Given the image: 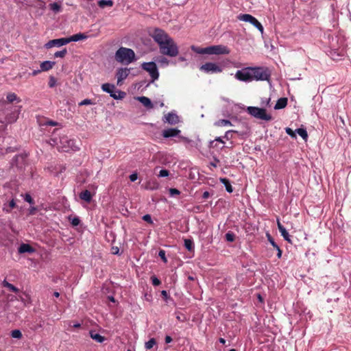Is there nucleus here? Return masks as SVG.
<instances>
[{
    "label": "nucleus",
    "instance_id": "1",
    "mask_svg": "<svg viewBox=\"0 0 351 351\" xmlns=\"http://www.w3.org/2000/svg\"><path fill=\"white\" fill-rule=\"evenodd\" d=\"M149 35L158 45L160 52L169 57H176L179 53L178 47L167 33L158 27L150 28Z\"/></svg>",
    "mask_w": 351,
    "mask_h": 351
},
{
    "label": "nucleus",
    "instance_id": "2",
    "mask_svg": "<svg viewBox=\"0 0 351 351\" xmlns=\"http://www.w3.org/2000/svg\"><path fill=\"white\" fill-rule=\"evenodd\" d=\"M115 58L119 62L131 63L135 58V53L131 49L121 47L117 51Z\"/></svg>",
    "mask_w": 351,
    "mask_h": 351
},
{
    "label": "nucleus",
    "instance_id": "3",
    "mask_svg": "<svg viewBox=\"0 0 351 351\" xmlns=\"http://www.w3.org/2000/svg\"><path fill=\"white\" fill-rule=\"evenodd\" d=\"M58 149L60 152H69V151H76L78 147L75 145V140L64 135L60 137Z\"/></svg>",
    "mask_w": 351,
    "mask_h": 351
},
{
    "label": "nucleus",
    "instance_id": "4",
    "mask_svg": "<svg viewBox=\"0 0 351 351\" xmlns=\"http://www.w3.org/2000/svg\"><path fill=\"white\" fill-rule=\"evenodd\" d=\"M251 73L253 80L265 81L270 77V73L267 69L263 67H251Z\"/></svg>",
    "mask_w": 351,
    "mask_h": 351
},
{
    "label": "nucleus",
    "instance_id": "5",
    "mask_svg": "<svg viewBox=\"0 0 351 351\" xmlns=\"http://www.w3.org/2000/svg\"><path fill=\"white\" fill-rule=\"evenodd\" d=\"M247 112L252 116L264 121H271L272 117L267 113L264 108L250 106L247 108Z\"/></svg>",
    "mask_w": 351,
    "mask_h": 351
},
{
    "label": "nucleus",
    "instance_id": "6",
    "mask_svg": "<svg viewBox=\"0 0 351 351\" xmlns=\"http://www.w3.org/2000/svg\"><path fill=\"white\" fill-rule=\"evenodd\" d=\"M141 67L143 70L148 72L152 78V81L158 80L159 73L157 66L154 62H144L142 64Z\"/></svg>",
    "mask_w": 351,
    "mask_h": 351
},
{
    "label": "nucleus",
    "instance_id": "7",
    "mask_svg": "<svg viewBox=\"0 0 351 351\" xmlns=\"http://www.w3.org/2000/svg\"><path fill=\"white\" fill-rule=\"evenodd\" d=\"M238 19L242 21L248 22L256 27L261 33L263 32V27L261 23L253 16L249 14H241L238 16Z\"/></svg>",
    "mask_w": 351,
    "mask_h": 351
},
{
    "label": "nucleus",
    "instance_id": "8",
    "mask_svg": "<svg viewBox=\"0 0 351 351\" xmlns=\"http://www.w3.org/2000/svg\"><path fill=\"white\" fill-rule=\"evenodd\" d=\"M235 77L242 82H252L251 67H246L236 72Z\"/></svg>",
    "mask_w": 351,
    "mask_h": 351
},
{
    "label": "nucleus",
    "instance_id": "9",
    "mask_svg": "<svg viewBox=\"0 0 351 351\" xmlns=\"http://www.w3.org/2000/svg\"><path fill=\"white\" fill-rule=\"evenodd\" d=\"M200 70L207 73H217L222 71L221 68L215 63L207 62L200 66Z\"/></svg>",
    "mask_w": 351,
    "mask_h": 351
},
{
    "label": "nucleus",
    "instance_id": "10",
    "mask_svg": "<svg viewBox=\"0 0 351 351\" xmlns=\"http://www.w3.org/2000/svg\"><path fill=\"white\" fill-rule=\"evenodd\" d=\"M230 49L224 45H213L209 47V54H228Z\"/></svg>",
    "mask_w": 351,
    "mask_h": 351
},
{
    "label": "nucleus",
    "instance_id": "11",
    "mask_svg": "<svg viewBox=\"0 0 351 351\" xmlns=\"http://www.w3.org/2000/svg\"><path fill=\"white\" fill-rule=\"evenodd\" d=\"M68 44L67 38H62L58 39H53L49 40L47 43L45 44V47L49 49L53 47H61L62 45Z\"/></svg>",
    "mask_w": 351,
    "mask_h": 351
},
{
    "label": "nucleus",
    "instance_id": "12",
    "mask_svg": "<svg viewBox=\"0 0 351 351\" xmlns=\"http://www.w3.org/2000/svg\"><path fill=\"white\" fill-rule=\"evenodd\" d=\"M163 121L171 125H175L179 122V117L175 113L169 112L167 114L165 115Z\"/></svg>",
    "mask_w": 351,
    "mask_h": 351
},
{
    "label": "nucleus",
    "instance_id": "13",
    "mask_svg": "<svg viewBox=\"0 0 351 351\" xmlns=\"http://www.w3.org/2000/svg\"><path fill=\"white\" fill-rule=\"evenodd\" d=\"M129 74V69H119L117 72V84H121V82L127 78Z\"/></svg>",
    "mask_w": 351,
    "mask_h": 351
},
{
    "label": "nucleus",
    "instance_id": "14",
    "mask_svg": "<svg viewBox=\"0 0 351 351\" xmlns=\"http://www.w3.org/2000/svg\"><path fill=\"white\" fill-rule=\"evenodd\" d=\"M277 225H278V228L281 235L285 239V240L288 241L290 243H292L288 232L287 231L286 228L281 224V223L279 221V220L277 221Z\"/></svg>",
    "mask_w": 351,
    "mask_h": 351
},
{
    "label": "nucleus",
    "instance_id": "15",
    "mask_svg": "<svg viewBox=\"0 0 351 351\" xmlns=\"http://www.w3.org/2000/svg\"><path fill=\"white\" fill-rule=\"evenodd\" d=\"M180 133V130L176 128H169L162 132V136L165 138L174 137Z\"/></svg>",
    "mask_w": 351,
    "mask_h": 351
},
{
    "label": "nucleus",
    "instance_id": "16",
    "mask_svg": "<svg viewBox=\"0 0 351 351\" xmlns=\"http://www.w3.org/2000/svg\"><path fill=\"white\" fill-rule=\"evenodd\" d=\"M88 35L84 33H78L67 38L68 43L70 42H77L81 40H84L88 38Z\"/></svg>",
    "mask_w": 351,
    "mask_h": 351
},
{
    "label": "nucleus",
    "instance_id": "17",
    "mask_svg": "<svg viewBox=\"0 0 351 351\" xmlns=\"http://www.w3.org/2000/svg\"><path fill=\"white\" fill-rule=\"evenodd\" d=\"M138 100L145 106L148 109H152L153 108L154 106L152 103V101L150 100V99H149L148 97H145V96H142V97H138Z\"/></svg>",
    "mask_w": 351,
    "mask_h": 351
},
{
    "label": "nucleus",
    "instance_id": "18",
    "mask_svg": "<svg viewBox=\"0 0 351 351\" xmlns=\"http://www.w3.org/2000/svg\"><path fill=\"white\" fill-rule=\"evenodd\" d=\"M18 250L20 254L25 252L32 253L34 252V249L30 245L26 243L21 244Z\"/></svg>",
    "mask_w": 351,
    "mask_h": 351
},
{
    "label": "nucleus",
    "instance_id": "19",
    "mask_svg": "<svg viewBox=\"0 0 351 351\" xmlns=\"http://www.w3.org/2000/svg\"><path fill=\"white\" fill-rule=\"evenodd\" d=\"M55 64V62L44 61L40 64V69L42 71H47L51 69Z\"/></svg>",
    "mask_w": 351,
    "mask_h": 351
},
{
    "label": "nucleus",
    "instance_id": "20",
    "mask_svg": "<svg viewBox=\"0 0 351 351\" xmlns=\"http://www.w3.org/2000/svg\"><path fill=\"white\" fill-rule=\"evenodd\" d=\"M287 105V98L286 97H281L278 99L274 108L275 109H282L285 108Z\"/></svg>",
    "mask_w": 351,
    "mask_h": 351
},
{
    "label": "nucleus",
    "instance_id": "21",
    "mask_svg": "<svg viewBox=\"0 0 351 351\" xmlns=\"http://www.w3.org/2000/svg\"><path fill=\"white\" fill-rule=\"evenodd\" d=\"M80 197L81 199L84 200L86 202H90L92 199V194L88 190H85L80 193Z\"/></svg>",
    "mask_w": 351,
    "mask_h": 351
},
{
    "label": "nucleus",
    "instance_id": "22",
    "mask_svg": "<svg viewBox=\"0 0 351 351\" xmlns=\"http://www.w3.org/2000/svg\"><path fill=\"white\" fill-rule=\"evenodd\" d=\"M125 95V93L120 90H117L116 91L113 90L112 93L110 94V97L114 99H122Z\"/></svg>",
    "mask_w": 351,
    "mask_h": 351
},
{
    "label": "nucleus",
    "instance_id": "23",
    "mask_svg": "<svg viewBox=\"0 0 351 351\" xmlns=\"http://www.w3.org/2000/svg\"><path fill=\"white\" fill-rule=\"evenodd\" d=\"M90 337L98 343H102L105 340V337L101 335L96 333L95 331H90Z\"/></svg>",
    "mask_w": 351,
    "mask_h": 351
},
{
    "label": "nucleus",
    "instance_id": "24",
    "mask_svg": "<svg viewBox=\"0 0 351 351\" xmlns=\"http://www.w3.org/2000/svg\"><path fill=\"white\" fill-rule=\"evenodd\" d=\"M219 181L224 184L226 189L228 193H232L233 191V188L228 179L226 178H220Z\"/></svg>",
    "mask_w": 351,
    "mask_h": 351
},
{
    "label": "nucleus",
    "instance_id": "25",
    "mask_svg": "<svg viewBox=\"0 0 351 351\" xmlns=\"http://www.w3.org/2000/svg\"><path fill=\"white\" fill-rule=\"evenodd\" d=\"M101 89L103 91L106 92L110 95L112 93V91L114 90L115 86L114 84L106 83L101 85Z\"/></svg>",
    "mask_w": 351,
    "mask_h": 351
},
{
    "label": "nucleus",
    "instance_id": "26",
    "mask_svg": "<svg viewBox=\"0 0 351 351\" xmlns=\"http://www.w3.org/2000/svg\"><path fill=\"white\" fill-rule=\"evenodd\" d=\"M16 207V202L14 199H12L8 205L4 204L3 210L7 213H10L14 208Z\"/></svg>",
    "mask_w": 351,
    "mask_h": 351
},
{
    "label": "nucleus",
    "instance_id": "27",
    "mask_svg": "<svg viewBox=\"0 0 351 351\" xmlns=\"http://www.w3.org/2000/svg\"><path fill=\"white\" fill-rule=\"evenodd\" d=\"M192 50L199 54H209V47L202 48L192 46Z\"/></svg>",
    "mask_w": 351,
    "mask_h": 351
},
{
    "label": "nucleus",
    "instance_id": "28",
    "mask_svg": "<svg viewBox=\"0 0 351 351\" xmlns=\"http://www.w3.org/2000/svg\"><path fill=\"white\" fill-rule=\"evenodd\" d=\"M6 99L9 103H12L14 101H16L17 102L21 101V99L14 93H9L6 96Z\"/></svg>",
    "mask_w": 351,
    "mask_h": 351
},
{
    "label": "nucleus",
    "instance_id": "29",
    "mask_svg": "<svg viewBox=\"0 0 351 351\" xmlns=\"http://www.w3.org/2000/svg\"><path fill=\"white\" fill-rule=\"evenodd\" d=\"M114 3L112 0H100L98 1V5L101 8H104L106 6L112 7Z\"/></svg>",
    "mask_w": 351,
    "mask_h": 351
},
{
    "label": "nucleus",
    "instance_id": "30",
    "mask_svg": "<svg viewBox=\"0 0 351 351\" xmlns=\"http://www.w3.org/2000/svg\"><path fill=\"white\" fill-rule=\"evenodd\" d=\"M2 285L3 287L8 288L12 292L18 293L19 291V289L18 288H16L10 282H7L5 280L3 281Z\"/></svg>",
    "mask_w": 351,
    "mask_h": 351
},
{
    "label": "nucleus",
    "instance_id": "31",
    "mask_svg": "<svg viewBox=\"0 0 351 351\" xmlns=\"http://www.w3.org/2000/svg\"><path fill=\"white\" fill-rule=\"evenodd\" d=\"M184 247L186 249H187L189 251H192L194 249V245L193 242L191 239H185L184 240Z\"/></svg>",
    "mask_w": 351,
    "mask_h": 351
},
{
    "label": "nucleus",
    "instance_id": "32",
    "mask_svg": "<svg viewBox=\"0 0 351 351\" xmlns=\"http://www.w3.org/2000/svg\"><path fill=\"white\" fill-rule=\"evenodd\" d=\"M156 344V341L154 338L150 339L148 341L145 342V348L147 350L152 349Z\"/></svg>",
    "mask_w": 351,
    "mask_h": 351
},
{
    "label": "nucleus",
    "instance_id": "33",
    "mask_svg": "<svg viewBox=\"0 0 351 351\" xmlns=\"http://www.w3.org/2000/svg\"><path fill=\"white\" fill-rule=\"evenodd\" d=\"M296 132L304 139L306 140L308 138V134L305 129L304 128H298L296 130Z\"/></svg>",
    "mask_w": 351,
    "mask_h": 351
},
{
    "label": "nucleus",
    "instance_id": "34",
    "mask_svg": "<svg viewBox=\"0 0 351 351\" xmlns=\"http://www.w3.org/2000/svg\"><path fill=\"white\" fill-rule=\"evenodd\" d=\"M216 125L218 126H228L232 125V123L227 119H220L216 123Z\"/></svg>",
    "mask_w": 351,
    "mask_h": 351
},
{
    "label": "nucleus",
    "instance_id": "35",
    "mask_svg": "<svg viewBox=\"0 0 351 351\" xmlns=\"http://www.w3.org/2000/svg\"><path fill=\"white\" fill-rule=\"evenodd\" d=\"M67 53V50L66 49H64L61 51H56L55 53H54V57L56 58H64Z\"/></svg>",
    "mask_w": 351,
    "mask_h": 351
},
{
    "label": "nucleus",
    "instance_id": "36",
    "mask_svg": "<svg viewBox=\"0 0 351 351\" xmlns=\"http://www.w3.org/2000/svg\"><path fill=\"white\" fill-rule=\"evenodd\" d=\"M50 8L55 12H58L61 10V6L58 3H53L50 4Z\"/></svg>",
    "mask_w": 351,
    "mask_h": 351
},
{
    "label": "nucleus",
    "instance_id": "37",
    "mask_svg": "<svg viewBox=\"0 0 351 351\" xmlns=\"http://www.w3.org/2000/svg\"><path fill=\"white\" fill-rule=\"evenodd\" d=\"M11 336L13 338L21 339L22 337V333L19 330H14L11 332Z\"/></svg>",
    "mask_w": 351,
    "mask_h": 351
},
{
    "label": "nucleus",
    "instance_id": "38",
    "mask_svg": "<svg viewBox=\"0 0 351 351\" xmlns=\"http://www.w3.org/2000/svg\"><path fill=\"white\" fill-rule=\"evenodd\" d=\"M226 237V239L228 241H230V242H232L234 241L235 239V235L234 233L231 232H228L225 235Z\"/></svg>",
    "mask_w": 351,
    "mask_h": 351
},
{
    "label": "nucleus",
    "instance_id": "39",
    "mask_svg": "<svg viewBox=\"0 0 351 351\" xmlns=\"http://www.w3.org/2000/svg\"><path fill=\"white\" fill-rule=\"evenodd\" d=\"M18 119V114H10V116L7 117L6 120L8 123H13L16 121Z\"/></svg>",
    "mask_w": 351,
    "mask_h": 351
},
{
    "label": "nucleus",
    "instance_id": "40",
    "mask_svg": "<svg viewBox=\"0 0 351 351\" xmlns=\"http://www.w3.org/2000/svg\"><path fill=\"white\" fill-rule=\"evenodd\" d=\"M69 219L71 220V223L72 224L73 226H77L80 223V219L78 217H73L72 219L70 217Z\"/></svg>",
    "mask_w": 351,
    "mask_h": 351
},
{
    "label": "nucleus",
    "instance_id": "41",
    "mask_svg": "<svg viewBox=\"0 0 351 351\" xmlns=\"http://www.w3.org/2000/svg\"><path fill=\"white\" fill-rule=\"evenodd\" d=\"M151 280H152V285L154 286H158V285H160L161 284L160 280L157 277H156L155 276H152L151 277Z\"/></svg>",
    "mask_w": 351,
    "mask_h": 351
},
{
    "label": "nucleus",
    "instance_id": "42",
    "mask_svg": "<svg viewBox=\"0 0 351 351\" xmlns=\"http://www.w3.org/2000/svg\"><path fill=\"white\" fill-rule=\"evenodd\" d=\"M159 257L162 260L164 263L167 262V259L165 256V251L163 250H160L158 252Z\"/></svg>",
    "mask_w": 351,
    "mask_h": 351
},
{
    "label": "nucleus",
    "instance_id": "43",
    "mask_svg": "<svg viewBox=\"0 0 351 351\" xmlns=\"http://www.w3.org/2000/svg\"><path fill=\"white\" fill-rule=\"evenodd\" d=\"M49 86L50 88H53L56 86V78L53 77V76H51L49 77Z\"/></svg>",
    "mask_w": 351,
    "mask_h": 351
},
{
    "label": "nucleus",
    "instance_id": "44",
    "mask_svg": "<svg viewBox=\"0 0 351 351\" xmlns=\"http://www.w3.org/2000/svg\"><path fill=\"white\" fill-rule=\"evenodd\" d=\"M25 200L29 203L30 204H34V201L33 199V198L32 197V196L28 194V193H26L25 195Z\"/></svg>",
    "mask_w": 351,
    "mask_h": 351
},
{
    "label": "nucleus",
    "instance_id": "45",
    "mask_svg": "<svg viewBox=\"0 0 351 351\" xmlns=\"http://www.w3.org/2000/svg\"><path fill=\"white\" fill-rule=\"evenodd\" d=\"M169 175V171L167 169H161L159 172V177H167Z\"/></svg>",
    "mask_w": 351,
    "mask_h": 351
},
{
    "label": "nucleus",
    "instance_id": "46",
    "mask_svg": "<svg viewBox=\"0 0 351 351\" xmlns=\"http://www.w3.org/2000/svg\"><path fill=\"white\" fill-rule=\"evenodd\" d=\"M93 102L91 99H86L82 101L80 103H79V106H84V105H91Z\"/></svg>",
    "mask_w": 351,
    "mask_h": 351
},
{
    "label": "nucleus",
    "instance_id": "47",
    "mask_svg": "<svg viewBox=\"0 0 351 351\" xmlns=\"http://www.w3.org/2000/svg\"><path fill=\"white\" fill-rule=\"evenodd\" d=\"M285 130L287 134H289L290 136H291L292 138H296L295 132H293L290 128H287Z\"/></svg>",
    "mask_w": 351,
    "mask_h": 351
},
{
    "label": "nucleus",
    "instance_id": "48",
    "mask_svg": "<svg viewBox=\"0 0 351 351\" xmlns=\"http://www.w3.org/2000/svg\"><path fill=\"white\" fill-rule=\"evenodd\" d=\"M180 193V191L179 190H178L177 189L171 188L169 189V194L171 196H173V195H179Z\"/></svg>",
    "mask_w": 351,
    "mask_h": 351
},
{
    "label": "nucleus",
    "instance_id": "49",
    "mask_svg": "<svg viewBox=\"0 0 351 351\" xmlns=\"http://www.w3.org/2000/svg\"><path fill=\"white\" fill-rule=\"evenodd\" d=\"M143 219L145 221H146V222H147V223H153V221H152V217H151L150 215H148V214L145 215L143 217Z\"/></svg>",
    "mask_w": 351,
    "mask_h": 351
},
{
    "label": "nucleus",
    "instance_id": "50",
    "mask_svg": "<svg viewBox=\"0 0 351 351\" xmlns=\"http://www.w3.org/2000/svg\"><path fill=\"white\" fill-rule=\"evenodd\" d=\"M111 253L112 254H119V248L116 246H113L111 248Z\"/></svg>",
    "mask_w": 351,
    "mask_h": 351
},
{
    "label": "nucleus",
    "instance_id": "51",
    "mask_svg": "<svg viewBox=\"0 0 351 351\" xmlns=\"http://www.w3.org/2000/svg\"><path fill=\"white\" fill-rule=\"evenodd\" d=\"M267 237L268 241L272 245V246H275L276 245V242L274 241V240L271 237V236L269 233H267Z\"/></svg>",
    "mask_w": 351,
    "mask_h": 351
},
{
    "label": "nucleus",
    "instance_id": "52",
    "mask_svg": "<svg viewBox=\"0 0 351 351\" xmlns=\"http://www.w3.org/2000/svg\"><path fill=\"white\" fill-rule=\"evenodd\" d=\"M138 178V176H137V173H132L130 176V180L132 181V182H134L137 180Z\"/></svg>",
    "mask_w": 351,
    "mask_h": 351
},
{
    "label": "nucleus",
    "instance_id": "53",
    "mask_svg": "<svg viewBox=\"0 0 351 351\" xmlns=\"http://www.w3.org/2000/svg\"><path fill=\"white\" fill-rule=\"evenodd\" d=\"M231 132H236V131H234V130H229V131H227L225 134V136L224 137L227 139V140H229L232 138V136H230V134Z\"/></svg>",
    "mask_w": 351,
    "mask_h": 351
},
{
    "label": "nucleus",
    "instance_id": "54",
    "mask_svg": "<svg viewBox=\"0 0 351 351\" xmlns=\"http://www.w3.org/2000/svg\"><path fill=\"white\" fill-rule=\"evenodd\" d=\"M25 159V158L22 156V155H20V156H16L14 160L16 162L19 160H21V161H23Z\"/></svg>",
    "mask_w": 351,
    "mask_h": 351
},
{
    "label": "nucleus",
    "instance_id": "55",
    "mask_svg": "<svg viewBox=\"0 0 351 351\" xmlns=\"http://www.w3.org/2000/svg\"><path fill=\"white\" fill-rule=\"evenodd\" d=\"M172 338L170 336L167 335L165 337V341L166 343H169L172 341Z\"/></svg>",
    "mask_w": 351,
    "mask_h": 351
},
{
    "label": "nucleus",
    "instance_id": "56",
    "mask_svg": "<svg viewBox=\"0 0 351 351\" xmlns=\"http://www.w3.org/2000/svg\"><path fill=\"white\" fill-rule=\"evenodd\" d=\"M210 197V193L208 191H205L202 194V198L208 199Z\"/></svg>",
    "mask_w": 351,
    "mask_h": 351
},
{
    "label": "nucleus",
    "instance_id": "57",
    "mask_svg": "<svg viewBox=\"0 0 351 351\" xmlns=\"http://www.w3.org/2000/svg\"><path fill=\"white\" fill-rule=\"evenodd\" d=\"M41 71H42L41 69H40V70H38H38H34L33 72L31 73V75H33V76H36L38 74H39Z\"/></svg>",
    "mask_w": 351,
    "mask_h": 351
},
{
    "label": "nucleus",
    "instance_id": "58",
    "mask_svg": "<svg viewBox=\"0 0 351 351\" xmlns=\"http://www.w3.org/2000/svg\"><path fill=\"white\" fill-rule=\"evenodd\" d=\"M161 295L165 298H167L168 297V293L166 291L163 290L161 291Z\"/></svg>",
    "mask_w": 351,
    "mask_h": 351
},
{
    "label": "nucleus",
    "instance_id": "59",
    "mask_svg": "<svg viewBox=\"0 0 351 351\" xmlns=\"http://www.w3.org/2000/svg\"><path fill=\"white\" fill-rule=\"evenodd\" d=\"M278 253H277V256L278 258H281L282 256V250L280 249H278Z\"/></svg>",
    "mask_w": 351,
    "mask_h": 351
},
{
    "label": "nucleus",
    "instance_id": "60",
    "mask_svg": "<svg viewBox=\"0 0 351 351\" xmlns=\"http://www.w3.org/2000/svg\"><path fill=\"white\" fill-rule=\"evenodd\" d=\"M36 1H38L39 5H40V6L44 5L45 3L43 1H42V0H36Z\"/></svg>",
    "mask_w": 351,
    "mask_h": 351
},
{
    "label": "nucleus",
    "instance_id": "61",
    "mask_svg": "<svg viewBox=\"0 0 351 351\" xmlns=\"http://www.w3.org/2000/svg\"><path fill=\"white\" fill-rule=\"evenodd\" d=\"M215 141L220 142L221 143H224V141L221 138V137H217L215 138Z\"/></svg>",
    "mask_w": 351,
    "mask_h": 351
},
{
    "label": "nucleus",
    "instance_id": "62",
    "mask_svg": "<svg viewBox=\"0 0 351 351\" xmlns=\"http://www.w3.org/2000/svg\"><path fill=\"white\" fill-rule=\"evenodd\" d=\"M49 125H52V126H55V125H57V123H56V122H54V121H49Z\"/></svg>",
    "mask_w": 351,
    "mask_h": 351
},
{
    "label": "nucleus",
    "instance_id": "63",
    "mask_svg": "<svg viewBox=\"0 0 351 351\" xmlns=\"http://www.w3.org/2000/svg\"><path fill=\"white\" fill-rule=\"evenodd\" d=\"M219 341L222 344H225L226 343V340L223 338H219Z\"/></svg>",
    "mask_w": 351,
    "mask_h": 351
},
{
    "label": "nucleus",
    "instance_id": "64",
    "mask_svg": "<svg viewBox=\"0 0 351 351\" xmlns=\"http://www.w3.org/2000/svg\"><path fill=\"white\" fill-rule=\"evenodd\" d=\"M161 62H167V60L166 58L162 57L160 60Z\"/></svg>",
    "mask_w": 351,
    "mask_h": 351
}]
</instances>
